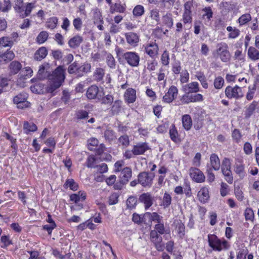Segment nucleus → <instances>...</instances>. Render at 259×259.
<instances>
[{
  "label": "nucleus",
  "instance_id": "f257e3e1",
  "mask_svg": "<svg viewBox=\"0 0 259 259\" xmlns=\"http://www.w3.org/2000/svg\"><path fill=\"white\" fill-rule=\"evenodd\" d=\"M49 64L46 63L39 67L37 73V77L39 79L48 78L50 81L49 91L53 92L59 88L65 79L64 70L62 66L58 67L52 74H50L47 71Z\"/></svg>",
  "mask_w": 259,
  "mask_h": 259
},
{
  "label": "nucleus",
  "instance_id": "f03ea898",
  "mask_svg": "<svg viewBox=\"0 0 259 259\" xmlns=\"http://www.w3.org/2000/svg\"><path fill=\"white\" fill-rule=\"evenodd\" d=\"M148 149L149 147L146 143H139L134 145L132 150H125L123 156L126 159H129L136 156L144 154Z\"/></svg>",
  "mask_w": 259,
  "mask_h": 259
},
{
  "label": "nucleus",
  "instance_id": "7ed1b4c3",
  "mask_svg": "<svg viewBox=\"0 0 259 259\" xmlns=\"http://www.w3.org/2000/svg\"><path fill=\"white\" fill-rule=\"evenodd\" d=\"M91 65L90 63H84L81 66H78V63L74 62L70 65L68 68V72L70 74H74L78 77H81L84 73L90 72Z\"/></svg>",
  "mask_w": 259,
  "mask_h": 259
},
{
  "label": "nucleus",
  "instance_id": "20e7f679",
  "mask_svg": "<svg viewBox=\"0 0 259 259\" xmlns=\"http://www.w3.org/2000/svg\"><path fill=\"white\" fill-rule=\"evenodd\" d=\"M208 241L210 247L214 250L220 251L228 247V242L226 240H221L214 234L208 235Z\"/></svg>",
  "mask_w": 259,
  "mask_h": 259
},
{
  "label": "nucleus",
  "instance_id": "39448f33",
  "mask_svg": "<svg viewBox=\"0 0 259 259\" xmlns=\"http://www.w3.org/2000/svg\"><path fill=\"white\" fill-rule=\"evenodd\" d=\"M216 52L222 61L227 62L230 60L231 55L228 50V46L227 44L225 42L218 44Z\"/></svg>",
  "mask_w": 259,
  "mask_h": 259
},
{
  "label": "nucleus",
  "instance_id": "423d86ee",
  "mask_svg": "<svg viewBox=\"0 0 259 259\" xmlns=\"http://www.w3.org/2000/svg\"><path fill=\"white\" fill-rule=\"evenodd\" d=\"M132 175V169L129 167H125L123 168L119 175V180L120 185L116 184L114 186V188L116 189H121L122 185L126 184L129 180L131 179Z\"/></svg>",
  "mask_w": 259,
  "mask_h": 259
},
{
  "label": "nucleus",
  "instance_id": "0eeeda50",
  "mask_svg": "<svg viewBox=\"0 0 259 259\" xmlns=\"http://www.w3.org/2000/svg\"><path fill=\"white\" fill-rule=\"evenodd\" d=\"M225 93L229 99H239L244 96L241 88L237 85L234 87L228 86L225 89Z\"/></svg>",
  "mask_w": 259,
  "mask_h": 259
},
{
  "label": "nucleus",
  "instance_id": "6e6552de",
  "mask_svg": "<svg viewBox=\"0 0 259 259\" xmlns=\"http://www.w3.org/2000/svg\"><path fill=\"white\" fill-rule=\"evenodd\" d=\"M154 175L147 172H140L138 176V182L144 187L150 188L153 184Z\"/></svg>",
  "mask_w": 259,
  "mask_h": 259
},
{
  "label": "nucleus",
  "instance_id": "1a4fd4ad",
  "mask_svg": "<svg viewBox=\"0 0 259 259\" xmlns=\"http://www.w3.org/2000/svg\"><path fill=\"white\" fill-rule=\"evenodd\" d=\"M122 57L130 66L136 67L139 66L140 58L136 52H127L124 53Z\"/></svg>",
  "mask_w": 259,
  "mask_h": 259
},
{
  "label": "nucleus",
  "instance_id": "9d476101",
  "mask_svg": "<svg viewBox=\"0 0 259 259\" xmlns=\"http://www.w3.org/2000/svg\"><path fill=\"white\" fill-rule=\"evenodd\" d=\"M86 95L90 100L96 99L100 100L103 96V93L97 85H92L88 89Z\"/></svg>",
  "mask_w": 259,
  "mask_h": 259
},
{
  "label": "nucleus",
  "instance_id": "9b49d317",
  "mask_svg": "<svg viewBox=\"0 0 259 259\" xmlns=\"http://www.w3.org/2000/svg\"><path fill=\"white\" fill-rule=\"evenodd\" d=\"M189 174L192 179L197 183L204 182L205 177L204 174L199 168L191 167L189 169Z\"/></svg>",
  "mask_w": 259,
  "mask_h": 259
},
{
  "label": "nucleus",
  "instance_id": "f8f14e48",
  "mask_svg": "<svg viewBox=\"0 0 259 259\" xmlns=\"http://www.w3.org/2000/svg\"><path fill=\"white\" fill-rule=\"evenodd\" d=\"M178 90L174 85H171L168 89L167 92L163 96L162 101L166 103H170L177 97Z\"/></svg>",
  "mask_w": 259,
  "mask_h": 259
},
{
  "label": "nucleus",
  "instance_id": "ddd939ff",
  "mask_svg": "<svg viewBox=\"0 0 259 259\" xmlns=\"http://www.w3.org/2000/svg\"><path fill=\"white\" fill-rule=\"evenodd\" d=\"M139 200L144 203L146 210L149 209L153 204V197L149 193H144L139 197Z\"/></svg>",
  "mask_w": 259,
  "mask_h": 259
},
{
  "label": "nucleus",
  "instance_id": "4468645a",
  "mask_svg": "<svg viewBox=\"0 0 259 259\" xmlns=\"http://www.w3.org/2000/svg\"><path fill=\"white\" fill-rule=\"evenodd\" d=\"M183 91L186 94L197 93L199 91V84L197 82H192L183 86Z\"/></svg>",
  "mask_w": 259,
  "mask_h": 259
},
{
  "label": "nucleus",
  "instance_id": "2eb2a0df",
  "mask_svg": "<svg viewBox=\"0 0 259 259\" xmlns=\"http://www.w3.org/2000/svg\"><path fill=\"white\" fill-rule=\"evenodd\" d=\"M162 218L157 212H146L143 217V221L144 223H146V221L148 220V222L151 223L152 221L156 222L158 223L161 221Z\"/></svg>",
  "mask_w": 259,
  "mask_h": 259
},
{
  "label": "nucleus",
  "instance_id": "dca6fc26",
  "mask_svg": "<svg viewBox=\"0 0 259 259\" xmlns=\"http://www.w3.org/2000/svg\"><path fill=\"white\" fill-rule=\"evenodd\" d=\"M158 46L155 42L147 44L145 47L146 53L151 57H154L158 54Z\"/></svg>",
  "mask_w": 259,
  "mask_h": 259
},
{
  "label": "nucleus",
  "instance_id": "f3484780",
  "mask_svg": "<svg viewBox=\"0 0 259 259\" xmlns=\"http://www.w3.org/2000/svg\"><path fill=\"white\" fill-rule=\"evenodd\" d=\"M122 101L119 100H116L113 102L110 110V114L111 116L117 115L121 111Z\"/></svg>",
  "mask_w": 259,
  "mask_h": 259
},
{
  "label": "nucleus",
  "instance_id": "a211bd4d",
  "mask_svg": "<svg viewBox=\"0 0 259 259\" xmlns=\"http://www.w3.org/2000/svg\"><path fill=\"white\" fill-rule=\"evenodd\" d=\"M199 200L202 203H206L209 198L208 189L206 187H203L198 193Z\"/></svg>",
  "mask_w": 259,
  "mask_h": 259
},
{
  "label": "nucleus",
  "instance_id": "6ab92c4d",
  "mask_svg": "<svg viewBox=\"0 0 259 259\" xmlns=\"http://www.w3.org/2000/svg\"><path fill=\"white\" fill-rule=\"evenodd\" d=\"M124 97L128 103H134L136 99V90L132 88L127 89L124 94Z\"/></svg>",
  "mask_w": 259,
  "mask_h": 259
},
{
  "label": "nucleus",
  "instance_id": "aec40b11",
  "mask_svg": "<svg viewBox=\"0 0 259 259\" xmlns=\"http://www.w3.org/2000/svg\"><path fill=\"white\" fill-rule=\"evenodd\" d=\"M83 41V38L79 35H75L70 38L68 41L69 46L73 49L76 48L79 46Z\"/></svg>",
  "mask_w": 259,
  "mask_h": 259
},
{
  "label": "nucleus",
  "instance_id": "412c9836",
  "mask_svg": "<svg viewBox=\"0 0 259 259\" xmlns=\"http://www.w3.org/2000/svg\"><path fill=\"white\" fill-rule=\"evenodd\" d=\"M125 36L127 43L132 46H135L139 42V36L135 33H127L125 34Z\"/></svg>",
  "mask_w": 259,
  "mask_h": 259
},
{
  "label": "nucleus",
  "instance_id": "4be33fe9",
  "mask_svg": "<svg viewBox=\"0 0 259 259\" xmlns=\"http://www.w3.org/2000/svg\"><path fill=\"white\" fill-rule=\"evenodd\" d=\"M257 105V103L255 101H253L246 108L244 112V118L245 119H248L253 114L256 107Z\"/></svg>",
  "mask_w": 259,
  "mask_h": 259
},
{
  "label": "nucleus",
  "instance_id": "5701e85b",
  "mask_svg": "<svg viewBox=\"0 0 259 259\" xmlns=\"http://www.w3.org/2000/svg\"><path fill=\"white\" fill-rule=\"evenodd\" d=\"M210 167L215 170H218L220 168V159L217 155L212 154L210 157Z\"/></svg>",
  "mask_w": 259,
  "mask_h": 259
},
{
  "label": "nucleus",
  "instance_id": "b1692460",
  "mask_svg": "<svg viewBox=\"0 0 259 259\" xmlns=\"http://www.w3.org/2000/svg\"><path fill=\"white\" fill-rule=\"evenodd\" d=\"M70 198L72 201L77 204L80 201H84L86 198V195L84 192L79 191L77 193L71 195Z\"/></svg>",
  "mask_w": 259,
  "mask_h": 259
},
{
  "label": "nucleus",
  "instance_id": "393cba45",
  "mask_svg": "<svg viewBox=\"0 0 259 259\" xmlns=\"http://www.w3.org/2000/svg\"><path fill=\"white\" fill-rule=\"evenodd\" d=\"M48 54L46 48L42 47L37 50L34 54V58L37 61H40L44 59Z\"/></svg>",
  "mask_w": 259,
  "mask_h": 259
},
{
  "label": "nucleus",
  "instance_id": "a878e982",
  "mask_svg": "<svg viewBox=\"0 0 259 259\" xmlns=\"http://www.w3.org/2000/svg\"><path fill=\"white\" fill-rule=\"evenodd\" d=\"M234 171L240 178L242 179L245 176L244 165L240 162H236L234 165Z\"/></svg>",
  "mask_w": 259,
  "mask_h": 259
},
{
  "label": "nucleus",
  "instance_id": "bb28decb",
  "mask_svg": "<svg viewBox=\"0 0 259 259\" xmlns=\"http://www.w3.org/2000/svg\"><path fill=\"white\" fill-rule=\"evenodd\" d=\"M22 67V65L19 62L12 61L9 65L10 73L11 74H16L21 69Z\"/></svg>",
  "mask_w": 259,
  "mask_h": 259
},
{
  "label": "nucleus",
  "instance_id": "cd10ccee",
  "mask_svg": "<svg viewBox=\"0 0 259 259\" xmlns=\"http://www.w3.org/2000/svg\"><path fill=\"white\" fill-rule=\"evenodd\" d=\"M248 56L252 61L259 60V51L253 47H250L248 50Z\"/></svg>",
  "mask_w": 259,
  "mask_h": 259
},
{
  "label": "nucleus",
  "instance_id": "c85d7f7f",
  "mask_svg": "<svg viewBox=\"0 0 259 259\" xmlns=\"http://www.w3.org/2000/svg\"><path fill=\"white\" fill-rule=\"evenodd\" d=\"M105 70L102 68H97L93 73V77L96 81L102 80L105 75Z\"/></svg>",
  "mask_w": 259,
  "mask_h": 259
},
{
  "label": "nucleus",
  "instance_id": "c756f323",
  "mask_svg": "<svg viewBox=\"0 0 259 259\" xmlns=\"http://www.w3.org/2000/svg\"><path fill=\"white\" fill-rule=\"evenodd\" d=\"M93 20L95 24L103 23L104 20L100 10L98 8L93 10Z\"/></svg>",
  "mask_w": 259,
  "mask_h": 259
},
{
  "label": "nucleus",
  "instance_id": "7c9ffc66",
  "mask_svg": "<svg viewBox=\"0 0 259 259\" xmlns=\"http://www.w3.org/2000/svg\"><path fill=\"white\" fill-rule=\"evenodd\" d=\"M15 57V54L13 51L8 50L5 53L2 54L0 61H4L6 63L12 61Z\"/></svg>",
  "mask_w": 259,
  "mask_h": 259
},
{
  "label": "nucleus",
  "instance_id": "2f4dec72",
  "mask_svg": "<svg viewBox=\"0 0 259 259\" xmlns=\"http://www.w3.org/2000/svg\"><path fill=\"white\" fill-rule=\"evenodd\" d=\"M182 123L184 128L186 130H189L192 125V121L190 116L188 114H186L182 117Z\"/></svg>",
  "mask_w": 259,
  "mask_h": 259
},
{
  "label": "nucleus",
  "instance_id": "473e14b6",
  "mask_svg": "<svg viewBox=\"0 0 259 259\" xmlns=\"http://www.w3.org/2000/svg\"><path fill=\"white\" fill-rule=\"evenodd\" d=\"M104 136L105 140L110 143L114 141L116 139L115 132L110 128L107 129L105 131Z\"/></svg>",
  "mask_w": 259,
  "mask_h": 259
},
{
  "label": "nucleus",
  "instance_id": "72a5a7b5",
  "mask_svg": "<svg viewBox=\"0 0 259 259\" xmlns=\"http://www.w3.org/2000/svg\"><path fill=\"white\" fill-rule=\"evenodd\" d=\"M162 23L165 25L168 28H171L173 26V19L171 17V15L166 14L163 16L162 18Z\"/></svg>",
  "mask_w": 259,
  "mask_h": 259
},
{
  "label": "nucleus",
  "instance_id": "f704fd0d",
  "mask_svg": "<svg viewBox=\"0 0 259 259\" xmlns=\"http://www.w3.org/2000/svg\"><path fill=\"white\" fill-rule=\"evenodd\" d=\"M169 136L171 140L175 143L180 142L179 134L176 127L172 125L169 132Z\"/></svg>",
  "mask_w": 259,
  "mask_h": 259
},
{
  "label": "nucleus",
  "instance_id": "c9c22d12",
  "mask_svg": "<svg viewBox=\"0 0 259 259\" xmlns=\"http://www.w3.org/2000/svg\"><path fill=\"white\" fill-rule=\"evenodd\" d=\"M23 128L25 130V133L28 134L30 132L36 131L37 128L34 123H29L28 121H25L23 124Z\"/></svg>",
  "mask_w": 259,
  "mask_h": 259
},
{
  "label": "nucleus",
  "instance_id": "e433bc0d",
  "mask_svg": "<svg viewBox=\"0 0 259 259\" xmlns=\"http://www.w3.org/2000/svg\"><path fill=\"white\" fill-rule=\"evenodd\" d=\"M34 3H27L25 6H24V11L23 13H22V14L21 15V16L24 18L26 17H27L30 15V14L31 12V11L33 8H34L35 6Z\"/></svg>",
  "mask_w": 259,
  "mask_h": 259
},
{
  "label": "nucleus",
  "instance_id": "4c0bfd02",
  "mask_svg": "<svg viewBox=\"0 0 259 259\" xmlns=\"http://www.w3.org/2000/svg\"><path fill=\"white\" fill-rule=\"evenodd\" d=\"M58 19L56 17H52L48 19L46 22V27L51 29H55L57 25Z\"/></svg>",
  "mask_w": 259,
  "mask_h": 259
},
{
  "label": "nucleus",
  "instance_id": "58836bf2",
  "mask_svg": "<svg viewBox=\"0 0 259 259\" xmlns=\"http://www.w3.org/2000/svg\"><path fill=\"white\" fill-rule=\"evenodd\" d=\"M227 30L230 32L228 35V37L230 38H235L238 37L240 34V30L235 27L228 26L227 27Z\"/></svg>",
  "mask_w": 259,
  "mask_h": 259
},
{
  "label": "nucleus",
  "instance_id": "ea45409f",
  "mask_svg": "<svg viewBox=\"0 0 259 259\" xmlns=\"http://www.w3.org/2000/svg\"><path fill=\"white\" fill-rule=\"evenodd\" d=\"M14 44V41L10 37L4 36L0 38V45L4 47H11Z\"/></svg>",
  "mask_w": 259,
  "mask_h": 259
},
{
  "label": "nucleus",
  "instance_id": "a19ab883",
  "mask_svg": "<svg viewBox=\"0 0 259 259\" xmlns=\"http://www.w3.org/2000/svg\"><path fill=\"white\" fill-rule=\"evenodd\" d=\"M125 10V8L120 3H115L113 6H110V12L113 13L115 12L119 13H123Z\"/></svg>",
  "mask_w": 259,
  "mask_h": 259
},
{
  "label": "nucleus",
  "instance_id": "79ce46f5",
  "mask_svg": "<svg viewBox=\"0 0 259 259\" xmlns=\"http://www.w3.org/2000/svg\"><path fill=\"white\" fill-rule=\"evenodd\" d=\"M176 230L180 238L182 239L185 234V227L182 222H179L176 226Z\"/></svg>",
  "mask_w": 259,
  "mask_h": 259
},
{
  "label": "nucleus",
  "instance_id": "37998d69",
  "mask_svg": "<svg viewBox=\"0 0 259 259\" xmlns=\"http://www.w3.org/2000/svg\"><path fill=\"white\" fill-rule=\"evenodd\" d=\"M106 62L109 67L112 69L115 68L116 62L114 58L111 54H107Z\"/></svg>",
  "mask_w": 259,
  "mask_h": 259
},
{
  "label": "nucleus",
  "instance_id": "c03bdc74",
  "mask_svg": "<svg viewBox=\"0 0 259 259\" xmlns=\"http://www.w3.org/2000/svg\"><path fill=\"white\" fill-rule=\"evenodd\" d=\"M49 34L47 31H42L39 33L36 37V41L39 44L45 42L48 39Z\"/></svg>",
  "mask_w": 259,
  "mask_h": 259
},
{
  "label": "nucleus",
  "instance_id": "a18cd8bd",
  "mask_svg": "<svg viewBox=\"0 0 259 259\" xmlns=\"http://www.w3.org/2000/svg\"><path fill=\"white\" fill-rule=\"evenodd\" d=\"M14 9L18 13H23L24 11V6L23 0H15Z\"/></svg>",
  "mask_w": 259,
  "mask_h": 259
},
{
  "label": "nucleus",
  "instance_id": "49530a36",
  "mask_svg": "<svg viewBox=\"0 0 259 259\" xmlns=\"http://www.w3.org/2000/svg\"><path fill=\"white\" fill-rule=\"evenodd\" d=\"M197 78L200 81L201 83L202 87L204 89L208 88V84L206 81V77L203 73L201 72H198L196 74Z\"/></svg>",
  "mask_w": 259,
  "mask_h": 259
},
{
  "label": "nucleus",
  "instance_id": "de8ad7c7",
  "mask_svg": "<svg viewBox=\"0 0 259 259\" xmlns=\"http://www.w3.org/2000/svg\"><path fill=\"white\" fill-rule=\"evenodd\" d=\"M144 7L142 5H137L133 9V14L136 17H140L144 13Z\"/></svg>",
  "mask_w": 259,
  "mask_h": 259
},
{
  "label": "nucleus",
  "instance_id": "09e8293b",
  "mask_svg": "<svg viewBox=\"0 0 259 259\" xmlns=\"http://www.w3.org/2000/svg\"><path fill=\"white\" fill-rule=\"evenodd\" d=\"M65 185L67 187L69 188L73 191H76L78 189L77 184L73 179H68L66 180Z\"/></svg>",
  "mask_w": 259,
  "mask_h": 259
},
{
  "label": "nucleus",
  "instance_id": "8fccbe9b",
  "mask_svg": "<svg viewBox=\"0 0 259 259\" xmlns=\"http://www.w3.org/2000/svg\"><path fill=\"white\" fill-rule=\"evenodd\" d=\"M171 196L167 192H165L164 194L162 204L164 208L168 207L171 204Z\"/></svg>",
  "mask_w": 259,
  "mask_h": 259
},
{
  "label": "nucleus",
  "instance_id": "3c124183",
  "mask_svg": "<svg viewBox=\"0 0 259 259\" xmlns=\"http://www.w3.org/2000/svg\"><path fill=\"white\" fill-rule=\"evenodd\" d=\"M118 141L123 148H126L130 145L129 137L126 135L120 136L118 139Z\"/></svg>",
  "mask_w": 259,
  "mask_h": 259
},
{
  "label": "nucleus",
  "instance_id": "603ef678",
  "mask_svg": "<svg viewBox=\"0 0 259 259\" xmlns=\"http://www.w3.org/2000/svg\"><path fill=\"white\" fill-rule=\"evenodd\" d=\"M27 98V95L25 93H21L16 96L13 99V102L15 104H18L23 102L26 100Z\"/></svg>",
  "mask_w": 259,
  "mask_h": 259
},
{
  "label": "nucleus",
  "instance_id": "864d4df0",
  "mask_svg": "<svg viewBox=\"0 0 259 259\" xmlns=\"http://www.w3.org/2000/svg\"><path fill=\"white\" fill-rule=\"evenodd\" d=\"M251 17L249 14H245L242 15L238 19V22L240 25H243L250 21Z\"/></svg>",
  "mask_w": 259,
  "mask_h": 259
},
{
  "label": "nucleus",
  "instance_id": "5fc2aeb1",
  "mask_svg": "<svg viewBox=\"0 0 259 259\" xmlns=\"http://www.w3.org/2000/svg\"><path fill=\"white\" fill-rule=\"evenodd\" d=\"M99 144V141L95 138H92L88 141V149L92 151L94 149V147H97Z\"/></svg>",
  "mask_w": 259,
  "mask_h": 259
},
{
  "label": "nucleus",
  "instance_id": "6e6d98bb",
  "mask_svg": "<svg viewBox=\"0 0 259 259\" xmlns=\"http://www.w3.org/2000/svg\"><path fill=\"white\" fill-rule=\"evenodd\" d=\"M183 22L185 25H190L192 22V13H183Z\"/></svg>",
  "mask_w": 259,
  "mask_h": 259
},
{
  "label": "nucleus",
  "instance_id": "4d7b16f0",
  "mask_svg": "<svg viewBox=\"0 0 259 259\" xmlns=\"http://www.w3.org/2000/svg\"><path fill=\"white\" fill-rule=\"evenodd\" d=\"M223 175L225 177V180L229 184H232L233 183V176L232 174V171L230 170H224L222 171Z\"/></svg>",
  "mask_w": 259,
  "mask_h": 259
},
{
  "label": "nucleus",
  "instance_id": "13d9d810",
  "mask_svg": "<svg viewBox=\"0 0 259 259\" xmlns=\"http://www.w3.org/2000/svg\"><path fill=\"white\" fill-rule=\"evenodd\" d=\"M155 230H152L150 232V238L153 242H161L162 241L161 237L159 236Z\"/></svg>",
  "mask_w": 259,
  "mask_h": 259
},
{
  "label": "nucleus",
  "instance_id": "bf43d9fd",
  "mask_svg": "<svg viewBox=\"0 0 259 259\" xmlns=\"http://www.w3.org/2000/svg\"><path fill=\"white\" fill-rule=\"evenodd\" d=\"M137 200L135 197L131 196L126 200L127 207L130 209L134 208L137 204Z\"/></svg>",
  "mask_w": 259,
  "mask_h": 259
},
{
  "label": "nucleus",
  "instance_id": "052dcab7",
  "mask_svg": "<svg viewBox=\"0 0 259 259\" xmlns=\"http://www.w3.org/2000/svg\"><path fill=\"white\" fill-rule=\"evenodd\" d=\"M206 174L207 176V180L208 182L211 183L214 181L215 176L212 172V169L210 165H207Z\"/></svg>",
  "mask_w": 259,
  "mask_h": 259
},
{
  "label": "nucleus",
  "instance_id": "680f3d73",
  "mask_svg": "<svg viewBox=\"0 0 259 259\" xmlns=\"http://www.w3.org/2000/svg\"><path fill=\"white\" fill-rule=\"evenodd\" d=\"M101 100V103L103 104H110L111 103H113L114 98L113 96L111 95H107L105 96V97H103L100 99Z\"/></svg>",
  "mask_w": 259,
  "mask_h": 259
},
{
  "label": "nucleus",
  "instance_id": "e2e57ef3",
  "mask_svg": "<svg viewBox=\"0 0 259 259\" xmlns=\"http://www.w3.org/2000/svg\"><path fill=\"white\" fill-rule=\"evenodd\" d=\"M244 216L246 220L252 221L254 219V212L252 209L247 208L244 212Z\"/></svg>",
  "mask_w": 259,
  "mask_h": 259
},
{
  "label": "nucleus",
  "instance_id": "0e129e2a",
  "mask_svg": "<svg viewBox=\"0 0 259 259\" xmlns=\"http://www.w3.org/2000/svg\"><path fill=\"white\" fill-rule=\"evenodd\" d=\"M155 231H156L160 234H163L164 233L168 234L169 233L168 230H166L165 229L164 225L160 223L155 225Z\"/></svg>",
  "mask_w": 259,
  "mask_h": 259
},
{
  "label": "nucleus",
  "instance_id": "69168bd1",
  "mask_svg": "<svg viewBox=\"0 0 259 259\" xmlns=\"http://www.w3.org/2000/svg\"><path fill=\"white\" fill-rule=\"evenodd\" d=\"M119 195L117 193H112L109 197L108 202L110 205L116 204L118 201Z\"/></svg>",
  "mask_w": 259,
  "mask_h": 259
},
{
  "label": "nucleus",
  "instance_id": "338daca9",
  "mask_svg": "<svg viewBox=\"0 0 259 259\" xmlns=\"http://www.w3.org/2000/svg\"><path fill=\"white\" fill-rule=\"evenodd\" d=\"M224 79L221 76H218L214 79V87L217 89H220L222 88L224 84Z\"/></svg>",
  "mask_w": 259,
  "mask_h": 259
},
{
  "label": "nucleus",
  "instance_id": "774afa93",
  "mask_svg": "<svg viewBox=\"0 0 259 259\" xmlns=\"http://www.w3.org/2000/svg\"><path fill=\"white\" fill-rule=\"evenodd\" d=\"M76 116L78 119H85L89 117V113L85 110H80L76 112Z\"/></svg>",
  "mask_w": 259,
  "mask_h": 259
}]
</instances>
